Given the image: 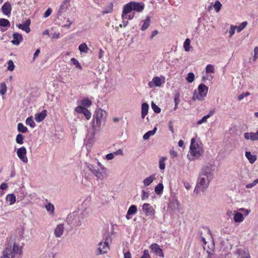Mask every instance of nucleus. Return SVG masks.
Segmentation results:
<instances>
[{
	"mask_svg": "<svg viewBox=\"0 0 258 258\" xmlns=\"http://www.w3.org/2000/svg\"><path fill=\"white\" fill-rule=\"evenodd\" d=\"M204 150L203 144L199 139L192 138L189 147V154L187 155L190 161H194L203 155Z\"/></svg>",
	"mask_w": 258,
	"mask_h": 258,
	"instance_id": "1",
	"label": "nucleus"
},
{
	"mask_svg": "<svg viewBox=\"0 0 258 258\" xmlns=\"http://www.w3.org/2000/svg\"><path fill=\"white\" fill-rule=\"evenodd\" d=\"M22 253L21 246L16 242L11 243L3 249L0 258H20Z\"/></svg>",
	"mask_w": 258,
	"mask_h": 258,
	"instance_id": "2",
	"label": "nucleus"
},
{
	"mask_svg": "<svg viewBox=\"0 0 258 258\" xmlns=\"http://www.w3.org/2000/svg\"><path fill=\"white\" fill-rule=\"evenodd\" d=\"M106 116V111L101 108H97L95 111L92 120V138H94L96 132L99 131L102 123L105 121Z\"/></svg>",
	"mask_w": 258,
	"mask_h": 258,
	"instance_id": "3",
	"label": "nucleus"
},
{
	"mask_svg": "<svg viewBox=\"0 0 258 258\" xmlns=\"http://www.w3.org/2000/svg\"><path fill=\"white\" fill-rule=\"evenodd\" d=\"M87 213L85 212H74L70 214L67 218V222L70 225L76 227L80 226Z\"/></svg>",
	"mask_w": 258,
	"mask_h": 258,
	"instance_id": "4",
	"label": "nucleus"
},
{
	"mask_svg": "<svg viewBox=\"0 0 258 258\" xmlns=\"http://www.w3.org/2000/svg\"><path fill=\"white\" fill-rule=\"evenodd\" d=\"M144 8L145 5L143 3L131 2L124 6L122 16L130 13L133 11L141 12L144 9Z\"/></svg>",
	"mask_w": 258,
	"mask_h": 258,
	"instance_id": "5",
	"label": "nucleus"
},
{
	"mask_svg": "<svg viewBox=\"0 0 258 258\" xmlns=\"http://www.w3.org/2000/svg\"><path fill=\"white\" fill-rule=\"evenodd\" d=\"M211 179L205 176L202 177V175H200L194 189V192L198 194L201 192L205 191L209 186V182Z\"/></svg>",
	"mask_w": 258,
	"mask_h": 258,
	"instance_id": "6",
	"label": "nucleus"
},
{
	"mask_svg": "<svg viewBox=\"0 0 258 258\" xmlns=\"http://www.w3.org/2000/svg\"><path fill=\"white\" fill-rule=\"evenodd\" d=\"M209 88L204 84H201L198 87V90H195L194 92L192 99L194 101L198 100L203 101L206 97Z\"/></svg>",
	"mask_w": 258,
	"mask_h": 258,
	"instance_id": "7",
	"label": "nucleus"
},
{
	"mask_svg": "<svg viewBox=\"0 0 258 258\" xmlns=\"http://www.w3.org/2000/svg\"><path fill=\"white\" fill-rule=\"evenodd\" d=\"M250 212V210L241 208L233 211V220L235 223H241Z\"/></svg>",
	"mask_w": 258,
	"mask_h": 258,
	"instance_id": "8",
	"label": "nucleus"
},
{
	"mask_svg": "<svg viewBox=\"0 0 258 258\" xmlns=\"http://www.w3.org/2000/svg\"><path fill=\"white\" fill-rule=\"evenodd\" d=\"M165 82V78L163 76L154 77L148 84L149 88L160 87Z\"/></svg>",
	"mask_w": 258,
	"mask_h": 258,
	"instance_id": "9",
	"label": "nucleus"
},
{
	"mask_svg": "<svg viewBox=\"0 0 258 258\" xmlns=\"http://www.w3.org/2000/svg\"><path fill=\"white\" fill-rule=\"evenodd\" d=\"M214 165L211 164H208L204 165L200 172V175L202 177L205 176L208 178L212 179V171H213Z\"/></svg>",
	"mask_w": 258,
	"mask_h": 258,
	"instance_id": "10",
	"label": "nucleus"
},
{
	"mask_svg": "<svg viewBox=\"0 0 258 258\" xmlns=\"http://www.w3.org/2000/svg\"><path fill=\"white\" fill-rule=\"evenodd\" d=\"M27 150L24 146L20 147L17 150V155L19 159L24 163H28V158L27 157Z\"/></svg>",
	"mask_w": 258,
	"mask_h": 258,
	"instance_id": "11",
	"label": "nucleus"
},
{
	"mask_svg": "<svg viewBox=\"0 0 258 258\" xmlns=\"http://www.w3.org/2000/svg\"><path fill=\"white\" fill-rule=\"evenodd\" d=\"M75 111L78 113H83L87 120L90 119L92 115L91 112L83 106H77Z\"/></svg>",
	"mask_w": 258,
	"mask_h": 258,
	"instance_id": "12",
	"label": "nucleus"
},
{
	"mask_svg": "<svg viewBox=\"0 0 258 258\" xmlns=\"http://www.w3.org/2000/svg\"><path fill=\"white\" fill-rule=\"evenodd\" d=\"M85 165L88 170L91 171L94 176H96L97 179L103 180L102 175L100 173L99 169H95V167L93 165L88 163H86Z\"/></svg>",
	"mask_w": 258,
	"mask_h": 258,
	"instance_id": "13",
	"label": "nucleus"
},
{
	"mask_svg": "<svg viewBox=\"0 0 258 258\" xmlns=\"http://www.w3.org/2000/svg\"><path fill=\"white\" fill-rule=\"evenodd\" d=\"M109 248V243L106 239L104 242H100L98 247V254H103L107 253Z\"/></svg>",
	"mask_w": 258,
	"mask_h": 258,
	"instance_id": "14",
	"label": "nucleus"
},
{
	"mask_svg": "<svg viewBox=\"0 0 258 258\" xmlns=\"http://www.w3.org/2000/svg\"><path fill=\"white\" fill-rule=\"evenodd\" d=\"M150 248L155 255L162 258L164 257L162 249L160 248V246L157 243H154L152 244Z\"/></svg>",
	"mask_w": 258,
	"mask_h": 258,
	"instance_id": "15",
	"label": "nucleus"
},
{
	"mask_svg": "<svg viewBox=\"0 0 258 258\" xmlns=\"http://www.w3.org/2000/svg\"><path fill=\"white\" fill-rule=\"evenodd\" d=\"M142 210L146 216H154L155 213L154 209L148 203H144L142 206Z\"/></svg>",
	"mask_w": 258,
	"mask_h": 258,
	"instance_id": "16",
	"label": "nucleus"
},
{
	"mask_svg": "<svg viewBox=\"0 0 258 258\" xmlns=\"http://www.w3.org/2000/svg\"><path fill=\"white\" fill-rule=\"evenodd\" d=\"M31 20L29 19H26L22 23L17 24V26L19 29L22 30L27 33H29L30 31V25Z\"/></svg>",
	"mask_w": 258,
	"mask_h": 258,
	"instance_id": "17",
	"label": "nucleus"
},
{
	"mask_svg": "<svg viewBox=\"0 0 258 258\" xmlns=\"http://www.w3.org/2000/svg\"><path fill=\"white\" fill-rule=\"evenodd\" d=\"M57 18L60 21L59 24L62 27L69 28L73 22V20H70L69 17H57Z\"/></svg>",
	"mask_w": 258,
	"mask_h": 258,
	"instance_id": "18",
	"label": "nucleus"
},
{
	"mask_svg": "<svg viewBox=\"0 0 258 258\" xmlns=\"http://www.w3.org/2000/svg\"><path fill=\"white\" fill-rule=\"evenodd\" d=\"M70 6V0H64L58 10V15H63Z\"/></svg>",
	"mask_w": 258,
	"mask_h": 258,
	"instance_id": "19",
	"label": "nucleus"
},
{
	"mask_svg": "<svg viewBox=\"0 0 258 258\" xmlns=\"http://www.w3.org/2000/svg\"><path fill=\"white\" fill-rule=\"evenodd\" d=\"M23 39L22 35L21 34L15 33L13 34V40L11 41V43L15 45H19Z\"/></svg>",
	"mask_w": 258,
	"mask_h": 258,
	"instance_id": "20",
	"label": "nucleus"
},
{
	"mask_svg": "<svg viewBox=\"0 0 258 258\" xmlns=\"http://www.w3.org/2000/svg\"><path fill=\"white\" fill-rule=\"evenodd\" d=\"M137 213V207L135 205H132L128 208L127 214L125 216L126 219L130 220L132 218V216Z\"/></svg>",
	"mask_w": 258,
	"mask_h": 258,
	"instance_id": "21",
	"label": "nucleus"
},
{
	"mask_svg": "<svg viewBox=\"0 0 258 258\" xmlns=\"http://www.w3.org/2000/svg\"><path fill=\"white\" fill-rule=\"evenodd\" d=\"M64 225L63 224H59L57 225L54 229V234L56 237H60L63 233Z\"/></svg>",
	"mask_w": 258,
	"mask_h": 258,
	"instance_id": "22",
	"label": "nucleus"
},
{
	"mask_svg": "<svg viewBox=\"0 0 258 258\" xmlns=\"http://www.w3.org/2000/svg\"><path fill=\"white\" fill-rule=\"evenodd\" d=\"M156 174H151L149 176L145 178L143 181L144 186L145 187L149 186L154 181V180L156 179Z\"/></svg>",
	"mask_w": 258,
	"mask_h": 258,
	"instance_id": "23",
	"label": "nucleus"
},
{
	"mask_svg": "<svg viewBox=\"0 0 258 258\" xmlns=\"http://www.w3.org/2000/svg\"><path fill=\"white\" fill-rule=\"evenodd\" d=\"M244 137L246 140H250L251 141L258 140V131L256 133H245Z\"/></svg>",
	"mask_w": 258,
	"mask_h": 258,
	"instance_id": "24",
	"label": "nucleus"
},
{
	"mask_svg": "<svg viewBox=\"0 0 258 258\" xmlns=\"http://www.w3.org/2000/svg\"><path fill=\"white\" fill-rule=\"evenodd\" d=\"M2 10L4 15H9L12 11L11 4L8 2L5 3L2 7Z\"/></svg>",
	"mask_w": 258,
	"mask_h": 258,
	"instance_id": "25",
	"label": "nucleus"
},
{
	"mask_svg": "<svg viewBox=\"0 0 258 258\" xmlns=\"http://www.w3.org/2000/svg\"><path fill=\"white\" fill-rule=\"evenodd\" d=\"M46 110H43L40 113L35 114V119L37 122H40L44 119L46 116Z\"/></svg>",
	"mask_w": 258,
	"mask_h": 258,
	"instance_id": "26",
	"label": "nucleus"
},
{
	"mask_svg": "<svg viewBox=\"0 0 258 258\" xmlns=\"http://www.w3.org/2000/svg\"><path fill=\"white\" fill-rule=\"evenodd\" d=\"M214 114V110H210L209 112V113L203 116L200 120H199L197 122V125H199L202 124L203 123H206L207 122V119L210 118L211 116H212Z\"/></svg>",
	"mask_w": 258,
	"mask_h": 258,
	"instance_id": "27",
	"label": "nucleus"
},
{
	"mask_svg": "<svg viewBox=\"0 0 258 258\" xmlns=\"http://www.w3.org/2000/svg\"><path fill=\"white\" fill-rule=\"evenodd\" d=\"M245 155L249 162L251 164L253 163L256 160V155L252 154L249 151H246Z\"/></svg>",
	"mask_w": 258,
	"mask_h": 258,
	"instance_id": "28",
	"label": "nucleus"
},
{
	"mask_svg": "<svg viewBox=\"0 0 258 258\" xmlns=\"http://www.w3.org/2000/svg\"><path fill=\"white\" fill-rule=\"evenodd\" d=\"M97 164L100 167V172L102 175V179L104 180L107 177V169L98 161L97 160Z\"/></svg>",
	"mask_w": 258,
	"mask_h": 258,
	"instance_id": "29",
	"label": "nucleus"
},
{
	"mask_svg": "<svg viewBox=\"0 0 258 258\" xmlns=\"http://www.w3.org/2000/svg\"><path fill=\"white\" fill-rule=\"evenodd\" d=\"M6 201L10 205L14 204L16 201L15 195L14 194H8L6 197Z\"/></svg>",
	"mask_w": 258,
	"mask_h": 258,
	"instance_id": "30",
	"label": "nucleus"
},
{
	"mask_svg": "<svg viewBox=\"0 0 258 258\" xmlns=\"http://www.w3.org/2000/svg\"><path fill=\"white\" fill-rule=\"evenodd\" d=\"M46 201L47 202V204L45 205V208L46 211L49 212L51 215H54V206L51 204L50 202H48L47 199H46Z\"/></svg>",
	"mask_w": 258,
	"mask_h": 258,
	"instance_id": "31",
	"label": "nucleus"
},
{
	"mask_svg": "<svg viewBox=\"0 0 258 258\" xmlns=\"http://www.w3.org/2000/svg\"><path fill=\"white\" fill-rule=\"evenodd\" d=\"M149 105L147 103H143L142 104V118H144L148 114L149 110Z\"/></svg>",
	"mask_w": 258,
	"mask_h": 258,
	"instance_id": "32",
	"label": "nucleus"
},
{
	"mask_svg": "<svg viewBox=\"0 0 258 258\" xmlns=\"http://www.w3.org/2000/svg\"><path fill=\"white\" fill-rule=\"evenodd\" d=\"M157 127H154V128L152 130L149 131L147 132V133H146L143 136L144 140H147L149 139L151 136H154L155 134V133L157 131Z\"/></svg>",
	"mask_w": 258,
	"mask_h": 258,
	"instance_id": "33",
	"label": "nucleus"
},
{
	"mask_svg": "<svg viewBox=\"0 0 258 258\" xmlns=\"http://www.w3.org/2000/svg\"><path fill=\"white\" fill-rule=\"evenodd\" d=\"M113 3H110L108 5L105 7L104 10H103L102 12L103 15L106 14H110L112 13L113 11Z\"/></svg>",
	"mask_w": 258,
	"mask_h": 258,
	"instance_id": "34",
	"label": "nucleus"
},
{
	"mask_svg": "<svg viewBox=\"0 0 258 258\" xmlns=\"http://www.w3.org/2000/svg\"><path fill=\"white\" fill-rule=\"evenodd\" d=\"M143 25L141 27L142 31L146 30L150 25V19L149 17H147L145 20L142 21Z\"/></svg>",
	"mask_w": 258,
	"mask_h": 258,
	"instance_id": "35",
	"label": "nucleus"
},
{
	"mask_svg": "<svg viewBox=\"0 0 258 258\" xmlns=\"http://www.w3.org/2000/svg\"><path fill=\"white\" fill-rule=\"evenodd\" d=\"M78 49L81 52H83V53H88V51L89 50V47H88L87 45L85 43H81L79 46Z\"/></svg>",
	"mask_w": 258,
	"mask_h": 258,
	"instance_id": "36",
	"label": "nucleus"
},
{
	"mask_svg": "<svg viewBox=\"0 0 258 258\" xmlns=\"http://www.w3.org/2000/svg\"><path fill=\"white\" fill-rule=\"evenodd\" d=\"M164 188V186L162 183H159L156 187H155V192L157 195H161L163 192Z\"/></svg>",
	"mask_w": 258,
	"mask_h": 258,
	"instance_id": "37",
	"label": "nucleus"
},
{
	"mask_svg": "<svg viewBox=\"0 0 258 258\" xmlns=\"http://www.w3.org/2000/svg\"><path fill=\"white\" fill-rule=\"evenodd\" d=\"M167 160V158L165 157H162L160 158L159 161V167L160 169L163 170L165 168V162Z\"/></svg>",
	"mask_w": 258,
	"mask_h": 258,
	"instance_id": "38",
	"label": "nucleus"
},
{
	"mask_svg": "<svg viewBox=\"0 0 258 258\" xmlns=\"http://www.w3.org/2000/svg\"><path fill=\"white\" fill-rule=\"evenodd\" d=\"M183 47L185 51H189L191 49L190 40L188 38H186L183 43Z\"/></svg>",
	"mask_w": 258,
	"mask_h": 258,
	"instance_id": "39",
	"label": "nucleus"
},
{
	"mask_svg": "<svg viewBox=\"0 0 258 258\" xmlns=\"http://www.w3.org/2000/svg\"><path fill=\"white\" fill-rule=\"evenodd\" d=\"M26 124L30 126L32 128H34L35 126V123L34 122L32 116L28 117L26 120Z\"/></svg>",
	"mask_w": 258,
	"mask_h": 258,
	"instance_id": "40",
	"label": "nucleus"
},
{
	"mask_svg": "<svg viewBox=\"0 0 258 258\" xmlns=\"http://www.w3.org/2000/svg\"><path fill=\"white\" fill-rule=\"evenodd\" d=\"M18 131L20 132L25 133L28 131V128L26 126L24 125L22 123H19L17 125Z\"/></svg>",
	"mask_w": 258,
	"mask_h": 258,
	"instance_id": "41",
	"label": "nucleus"
},
{
	"mask_svg": "<svg viewBox=\"0 0 258 258\" xmlns=\"http://www.w3.org/2000/svg\"><path fill=\"white\" fill-rule=\"evenodd\" d=\"M24 137L21 134L17 135L16 142L17 144L22 145L24 143Z\"/></svg>",
	"mask_w": 258,
	"mask_h": 258,
	"instance_id": "42",
	"label": "nucleus"
},
{
	"mask_svg": "<svg viewBox=\"0 0 258 258\" xmlns=\"http://www.w3.org/2000/svg\"><path fill=\"white\" fill-rule=\"evenodd\" d=\"M205 71L207 74L214 73L215 69L214 66L211 64H208L205 68Z\"/></svg>",
	"mask_w": 258,
	"mask_h": 258,
	"instance_id": "43",
	"label": "nucleus"
},
{
	"mask_svg": "<svg viewBox=\"0 0 258 258\" xmlns=\"http://www.w3.org/2000/svg\"><path fill=\"white\" fill-rule=\"evenodd\" d=\"M81 104L84 107H90L92 105V101L88 98H85L82 100Z\"/></svg>",
	"mask_w": 258,
	"mask_h": 258,
	"instance_id": "44",
	"label": "nucleus"
},
{
	"mask_svg": "<svg viewBox=\"0 0 258 258\" xmlns=\"http://www.w3.org/2000/svg\"><path fill=\"white\" fill-rule=\"evenodd\" d=\"M247 24V22L246 21H244L240 24L238 26H236L237 32L238 33L240 32L242 30L244 29V28L246 26Z\"/></svg>",
	"mask_w": 258,
	"mask_h": 258,
	"instance_id": "45",
	"label": "nucleus"
},
{
	"mask_svg": "<svg viewBox=\"0 0 258 258\" xmlns=\"http://www.w3.org/2000/svg\"><path fill=\"white\" fill-rule=\"evenodd\" d=\"M7 90L6 84L5 83H2L0 85V94L4 95L6 94Z\"/></svg>",
	"mask_w": 258,
	"mask_h": 258,
	"instance_id": "46",
	"label": "nucleus"
},
{
	"mask_svg": "<svg viewBox=\"0 0 258 258\" xmlns=\"http://www.w3.org/2000/svg\"><path fill=\"white\" fill-rule=\"evenodd\" d=\"M122 18V23L119 24V26L120 27H125L128 24V19L132 20L133 17H128L129 19H127V17H121Z\"/></svg>",
	"mask_w": 258,
	"mask_h": 258,
	"instance_id": "47",
	"label": "nucleus"
},
{
	"mask_svg": "<svg viewBox=\"0 0 258 258\" xmlns=\"http://www.w3.org/2000/svg\"><path fill=\"white\" fill-rule=\"evenodd\" d=\"M0 26L2 27H9L10 22L6 19H0Z\"/></svg>",
	"mask_w": 258,
	"mask_h": 258,
	"instance_id": "48",
	"label": "nucleus"
},
{
	"mask_svg": "<svg viewBox=\"0 0 258 258\" xmlns=\"http://www.w3.org/2000/svg\"><path fill=\"white\" fill-rule=\"evenodd\" d=\"M71 61L73 64L75 66L76 68H78L80 70L82 69V67L80 63H79V61L75 58H71Z\"/></svg>",
	"mask_w": 258,
	"mask_h": 258,
	"instance_id": "49",
	"label": "nucleus"
},
{
	"mask_svg": "<svg viewBox=\"0 0 258 258\" xmlns=\"http://www.w3.org/2000/svg\"><path fill=\"white\" fill-rule=\"evenodd\" d=\"M186 81L188 83H192L195 80V75L193 73H189L186 78Z\"/></svg>",
	"mask_w": 258,
	"mask_h": 258,
	"instance_id": "50",
	"label": "nucleus"
},
{
	"mask_svg": "<svg viewBox=\"0 0 258 258\" xmlns=\"http://www.w3.org/2000/svg\"><path fill=\"white\" fill-rule=\"evenodd\" d=\"M258 58V47L255 46L254 48L253 55L252 57V60L253 62L255 61Z\"/></svg>",
	"mask_w": 258,
	"mask_h": 258,
	"instance_id": "51",
	"label": "nucleus"
},
{
	"mask_svg": "<svg viewBox=\"0 0 258 258\" xmlns=\"http://www.w3.org/2000/svg\"><path fill=\"white\" fill-rule=\"evenodd\" d=\"M237 31L236 26L234 25H231L229 30V36L231 37L235 33V31Z\"/></svg>",
	"mask_w": 258,
	"mask_h": 258,
	"instance_id": "52",
	"label": "nucleus"
},
{
	"mask_svg": "<svg viewBox=\"0 0 258 258\" xmlns=\"http://www.w3.org/2000/svg\"><path fill=\"white\" fill-rule=\"evenodd\" d=\"M213 7L216 12H219L222 7V5L219 1H216Z\"/></svg>",
	"mask_w": 258,
	"mask_h": 258,
	"instance_id": "53",
	"label": "nucleus"
},
{
	"mask_svg": "<svg viewBox=\"0 0 258 258\" xmlns=\"http://www.w3.org/2000/svg\"><path fill=\"white\" fill-rule=\"evenodd\" d=\"M151 107L154 111L156 113H159L161 112L160 108L156 105L154 102L152 103Z\"/></svg>",
	"mask_w": 258,
	"mask_h": 258,
	"instance_id": "54",
	"label": "nucleus"
},
{
	"mask_svg": "<svg viewBox=\"0 0 258 258\" xmlns=\"http://www.w3.org/2000/svg\"><path fill=\"white\" fill-rule=\"evenodd\" d=\"M8 67L7 70L10 71H13L15 68V65L13 61L12 60H9L8 61Z\"/></svg>",
	"mask_w": 258,
	"mask_h": 258,
	"instance_id": "55",
	"label": "nucleus"
},
{
	"mask_svg": "<svg viewBox=\"0 0 258 258\" xmlns=\"http://www.w3.org/2000/svg\"><path fill=\"white\" fill-rule=\"evenodd\" d=\"M149 197V194L148 192L144 190H142V195H141V199L143 201H144L147 199Z\"/></svg>",
	"mask_w": 258,
	"mask_h": 258,
	"instance_id": "56",
	"label": "nucleus"
},
{
	"mask_svg": "<svg viewBox=\"0 0 258 258\" xmlns=\"http://www.w3.org/2000/svg\"><path fill=\"white\" fill-rule=\"evenodd\" d=\"M19 192H20V195H18V199H20V201L23 200L26 196V193L22 188L19 189Z\"/></svg>",
	"mask_w": 258,
	"mask_h": 258,
	"instance_id": "57",
	"label": "nucleus"
},
{
	"mask_svg": "<svg viewBox=\"0 0 258 258\" xmlns=\"http://www.w3.org/2000/svg\"><path fill=\"white\" fill-rule=\"evenodd\" d=\"M258 183V179L254 180L252 183L247 184L245 185L246 188H251Z\"/></svg>",
	"mask_w": 258,
	"mask_h": 258,
	"instance_id": "58",
	"label": "nucleus"
},
{
	"mask_svg": "<svg viewBox=\"0 0 258 258\" xmlns=\"http://www.w3.org/2000/svg\"><path fill=\"white\" fill-rule=\"evenodd\" d=\"M114 158V154L113 153H110L109 154H107L105 156V158L107 160H110L113 159Z\"/></svg>",
	"mask_w": 258,
	"mask_h": 258,
	"instance_id": "59",
	"label": "nucleus"
},
{
	"mask_svg": "<svg viewBox=\"0 0 258 258\" xmlns=\"http://www.w3.org/2000/svg\"><path fill=\"white\" fill-rule=\"evenodd\" d=\"M249 95V93H248V92H246V93H243L240 95H239L238 97V100H241L242 99H243L244 97L247 96Z\"/></svg>",
	"mask_w": 258,
	"mask_h": 258,
	"instance_id": "60",
	"label": "nucleus"
},
{
	"mask_svg": "<svg viewBox=\"0 0 258 258\" xmlns=\"http://www.w3.org/2000/svg\"><path fill=\"white\" fill-rule=\"evenodd\" d=\"M123 258H132V255L129 251L123 250Z\"/></svg>",
	"mask_w": 258,
	"mask_h": 258,
	"instance_id": "61",
	"label": "nucleus"
},
{
	"mask_svg": "<svg viewBox=\"0 0 258 258\" xmlns=\"http://www.w3.org/2000/svg\"><path fill=\"white\" fill-rule=\"evenodd\" d=\"M8 185L6 183H3L0 185V189L2 190H6L8 188Z\"/></svg>",
	"mask_w": 258,
	"mask_h": 258,
	"instance_id": "62",
	"label": "nucleus"
},
{
	"mask_svg": "<svg viewBox=\"0 0 258 258\" xmlns=\"http://www.w3.org/2000/svg\"><path fill=\"white\" fill-rule=\"evenodd\" d=\"M113 154H114V156L123 155V151L121 149H118L115 152H113Z\"/></svg>",
	"mask_w": 258,
	"mask_h": 258,
	"instance_id": "63",
	"label": "nucleus"
},
{
	"mask_svg": "<svg viewBox=\"0 0 258 258\" xmlns=\"http://www.w3.org/2000/svg\"><path fill=\"white\" fill-rule=\"evenodd\" d=\"M174 102L175 104V106H177L179 102V95L176 94L174 97Z\"/></svg>",
	"mask_w": 258,
	"mask_h": 258,
	"instance_id": "64",
	"label": "nucleus"
}]
</instances>
